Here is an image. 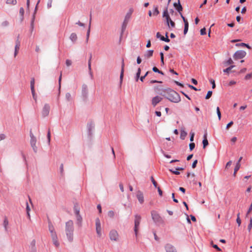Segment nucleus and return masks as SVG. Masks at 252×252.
I'll return each mask as SVG.
<instances>
[{"label":"nucleus","mask_w":252,"mask_h":252,"mask_svg":"<svg viewBox=\"0 0 252 252\" xmlns=\"http://www.w3.org/2000/svg\"><path fill=\"white\" fill-rule=\"evenodd\" d=\"M34 83H35V80L34 78H32L31 81V89L32 91V97L34 100L36 101L37 99V96L35 94V90H34Z\"/></svg>","instance_id":"1a4fd4ad"},{"label":"nucleus","mask_w":252,"mask_h":252,"mask_svg":"<svg viewBox=\"0 0 252 252\" xmlns=\"http://www.w3.org/2000/svg\"><path fill=\"white\" fill-rule=\"evenodd\" d=\"M65 99L67 101H70L72 100L71 95L69 93H66Z\"/></svg>","instance_id":"a878e982"},{"label":"nucleus","mask_w":252,"mask_h":252,"mask_svg":"<svg viewBox=\"0 0 252 252\" xmlns=\"http://www.w3.org/2000/svg\"><path fill=\"white\" fill-rule=\"evenodd\" d=\"M124 66H125L124 62V61H123L122 64V68H121V74H120V77L121 83L122 82L123 79V77H124Z\"/></svg>","instance_id":"aec40b11"},{"label":"nucleus","mask_w":252,"mask_h":252,"mask_svg":"<svg viewBox=\"0 0 252 252\" xmlns=\"http://www.w3.org/2000/svg\"><path fill=\"white\" fill-rule=\"evenodd\" d=\"M1 24L3 26L6 27L9 25V23H8V22L5 21L3 22Z\"/></svg>","instance_id":"680f3d73"},{"label":"nucleus","mask_w":252,"mask_h":252,"mask_svg":"<svg viewBox=\"0 0 252 252\" xmlns=\"http://www.w3.org/2000/svg\"><path fill=\"white\" fill-rule=\"evenodd\" d=\"M163 17L165 18L166 19V21L168 24V26L169 27V24H170L171 27L172 28H174L175 26V23L170 19L169 15L168 14V11L167 10V6H165V9L163 12Z\"/></svg>","instance_id":"20e7f679"},{"label":"nucleus","mask_w":252,"mask_h":252,"mask_svg":"<svg viewBox=\"0 0 252 252\" xmlns=\"http://www.w3.org/2000/svg\"><path fill=\"white\" fill-rule=\"evenodd\" d=\"M246 55V53L244 51L240 50L235 52L233 56L235 60H238L243 58Z\"/></svg>","instance_id":"6e6552de"},{"label":"nucleus","mask_w":252,"mask_h":252,"mask_svg":"<svg viewBox=\"0 0 252 252\" xmlns=\"http://www.w3.org/2000/svg\"><path fill=\"white\" fill-rule=\"evenodd\" d=\"M5 136L4 134H0V141L4 139Z\"/></svg>","instance_id":"338daca9"},{"label":"nucleus","mask_w":252,"mask_h":252,"mask_svg":"<svg viewBox=\"0 0 252 252\" xmlns=\"http://www.w3.org/2000/svg\"><path fill=\"white\" fill-rule=\"evenodd\" d=\"M136 197L140 204H142L144 202V199L143 194L141 191L139 190L137 191Z\"/></svg>","instance_id":"a211bd4d"},{"label":"nucleus","mask_w":252,"mask_h":252,"mask_svg":"<svg viewBox=\"0 0 252 252\" xmlns=\"http://www.w3.org/2000/svg\"><path fill=\"white\" fill-rule=\"evenodd\" d=\"M92 55H90V59L88 61V69L89 70L90 74L92 77H93V73L92 71V68H91V61H92Z\"/></svg>","instance_id":"4be33fe9"},{"label":"nucleus","mask_w":252,"mask_h":252,"mask_svg":"<svg viewBox=\"0 0 252 252\" xmlns=\"http://www.w3.org/2000/svg\"><path fill=\"white\" fill-rule=\"evenodd\" d=\"M236 84V82L234 80H231L229 82L228 85L229 86L234 85Z\"/></svg>","instance_id":"de8ad7c7"},{"label":"nucleus","mask_w":252,"mask_h":252,"mask_svg":"<svg viewBox=\"0 0 252 252\" xmlns=\"http://www.w3.org/2000/svg\"><path fill=\"white\" fill-rule=\"evenodd\" d=\"M155 91H156V92H158V93H159L160 94H161V95H163V94H162V93H159V92L160 91H162L164 92V91L165 90H162V89H160V88L159 87H155Z\"/></svg>","instance_id":"4c0bfd02"},{"label":"nucleus","mask_w":252,"mask_h":252,"mask_svg":"<svg viewBox=\"0 0 252 252\" xmlns=\"http://www.w3.org/2000/svg\"><path fill=\"white\" fill-rule=\"evenodd\" d=\"M65 64H66L67 66H70L71 65L72 62H71V60L67 59L65 61Z\"/></svg>","instance_id":"a18cd8bd"},{"label":"nucleus","mask_w":252,"mask_h":252,"mask_svg":"<svg viewBox=\"0 0 252 252\" xmlns=\"http://www.w3.org/2000/svg\"><path fill=\"white\" fill-rule=\"evenodd\" d=\"M110 239L112 241H118L119 240V236L118 232L115 230H112L109 233Z\"/></svg>","instance_id":"0eeeda50"},{"label":"nucleus","mask_w":252,"mask_h":252,"mask_svg":"<svg viewBox=\"0 0 252 252\" xmlns=\"http://www.w3.org/2000/svg\"><path fill=\"white\" fill-rule=\"evenodd\" d=\"M95 226L96 233L99 236H100L101 235V227L100 221L98 218L95 220Z\"/></svg>","instance_id":"9d476101"},{"label":"nucleus","mask_w":252,"mask_h":252,"mask_svg":"<svg viewBox=\"0 0 252 252\" xmlns=\"http://www.w3.org/2000/svg\"><path fill=\"white\" fill-rule=\"evenodd\" d=\"M52 1L53 0H48V1L47 2L48 8H50L52 7Z\"/></svg>","instance_id":"3c124183"},{"label":"nucleus","mask_w":252,"mask_h":252,"mask_svg":"<svg viewBox=\"0 0 252 252\" xmlns=\"http://www.w3.org/2000/svg\"><path fill=\"white\" fill-rule=\"evenodd\" d=\"M157 188H158V193H159V195L161 196L162 195V191L161 190V189H160L159 187H157Z\"/></svg>","instance_id":"052dcab7"},{"label":"nucleus","mask_w":252,"mask_h":252,"mask_svg":"<svg viewBox=\"0 0 252 252\" xmlns=\"http://www.w3.org/2000/svg\"><path fill=\"white\" fill-rule=\"evenodd\" d=\"M133 10L130 9L129 11L126 14L123 23V27H126L129 19H130Z\"/></svg>","instance_id":"f8f14e48"},{"label":"nucleus","mask_w":252,"mask_h":252,"mask_svg":"<svg viewBox=\"0 0 252 252\" xmlns=\"http://www.w3.org/2000/svg\"><path fill=\"white\" fill-rule=\"evenodd\" d=\"M211 83L212 84V88L215 89L216 87V84H215V81L214 80H211Z\"/></svg>","instance_id":"0e129e2a"},{"label":"nucleus","mask_w":252,"mask_h":252,"mask_svg":"<svg viewBox=\"0 0 252 252\" xmlns=\"http://www.w3.org/2000/svg\"><path fill=\"white\" fill-rule=\"evenodd\" d=\"M233 124V121H231L230 122H229L227 125H226V129H229V127L230 126H232V125Z\"/></svg>","instance_id":"09e8293b"},{"label":"nucleus","mask_w":252,"mask_h":252,"mask_svg":"<svg viewBox=\"0 0 252 252\" xmlns=\"http://www.w3.org/2000/svg\"><path fill=\"white\" fill-rule=\"evenodd\" d=\"M83 94H84L85 95V97H87V86H86L85 87L83 88Z\"/></svg>","instance_id":"37998d69"},{"label":"nucleus","mask_w":252,"mask_h":252,"mask_svg":"<svg viewBox=\"0 0 252 252\" xmlns=\"http://www.w3.org/2000/svg\"><path fill=\"white\" fill-rule=\"evenodd\" d=\"M217 113L219 118V119L220 120L221 119V113L219 107L217 108Z\"/></svg>","instance_id":"ea45409f"},{"label":"nucleus","mask_w":252,"mask_h":252,"mask_svg":"<svg viewBox=\"0 0 252 252\" xmlns=\"http://www.w3.org/2000/svg\"><path fill=\"white\" fill-rule=\"evenodd\" d=\"M240 167V163H237L234 168V176H235L236 172L238 171Z\"/></svg>","instance_id":"bb28decb"},{"label":"nucleus","mask_w":252,"mask_h":252,"mask_svg":"<svg viewBox=\"0 0 252 252\" xmlns=\"http://www.w3.org/2000/svg\"><path fill=\"white\" fill-rule=\"evenodd\" d=\"M151 216L153 220L156 223H162L163 220L159 215L156 211L151 212Z\"/></svg>","instance_id":"423d86ee"},{"label":"nucleus","mask_w":252,"mask_h":252,"mask_svg":"<svg viewBox=\"0 0 252 252\" xmlns=\"http://www.w3.org/2000/svg\"><path fill=\"white\" fill-rule=\"evenodd\" d=\"M8 225V220L7 218H5L3 221V226L4 227L5 230L6 231L7 230V226Z\"/></svg>","instance_id":"c85d7f7f"},{"label":"nucleus","mask_w":252,"mask_h":252,"mask_svg":"<svg viewBox=\"0 0 252 252\" xmlns=\"http://www.w3.org/2000/svg\"><path fill=\"white\" fill-rule=\"evenodd\" d=\"M30 136H31V141H30L32 149H33V150L35 152H36L37 149V148L36 146V139L34 136V135H33L32 133H31Z\"/></svg>","instance_id":"9b49d317"},{"label":"nucleus","mask_w":252,"mask_h":252,"mask_svg":"<svg viewBox=\"0 0 252 252\" xmlns=\"http://www.w3.org/2000/svg\"><path fill=\"white\" fill-rule=\"evenodd\" d=\"M6 3L15 5L17 3V0H7Z\"/></svg>","instance_id":"f704fd0d"},{"label":"nucleus","mask_w":252,"mask_h":252,"mask_svg":"<svg viewBox=\"0 0 252 252\" xmlns=\"http://www.w3.org/2000/svg\"><path fill=\"white\" fill-rule=\"evenodd\" d=\"M187 134V133L184 132V131H182L181 132V138L182 139H184V137L185 136H186V135Z\"/></svg>","instance_id":"6e6d98bb"},{"label":"nucleus","mask_w":252,"mask_h":252,"mask_svg":"<svg viewBox=\"0 0 252 252\" xmlns=\"http://www.w3.org/2000/svg\"><path fill=\"white\" fill-rule=\"evenodd\" d=\"M150 73L149 71H147L145 74L144 75V76H141L140 78V80L143 82L144 81V79H145V78L148 75V74Z\"/></svg>","instance_id":"c03bdc74"},{"label":"nucleus","mask_w":252,"mask_h":252,"mask_svg":"<svg viewBox=\"0 0 252 252\" xmlns=\"http://www.w3.org/2000/svg\"><path fill=\"white\" fill-rule=\"evenodd\" d=\"M212 95V91H209L208 92L207 95H206L205 98L208 99L211 97Z\"/></svg>","instance_id":"58836bf2"},{"label":"nucleus","mask_w":252,"mask_h":252,"mask_svg":"<svg viewBox=\"0 0 252 252\" xmlns=\"http://www.w3.org/2000/svg\"><path fill=\"white\" fill-rule=\"evenodd\" d=\"M48 227L53 244L56 247H58L60 245V243L58 242V237L56 232L55 231L54 227L50 221L48 222Z\"/></svg>","instance_id":"7ed1b4c3"},{"label":"nucleus","mask_w":252,"mask_h":252,"mask_svg":"<svg viewBox=\"0 0 252 252\" xmlns=\"http://www.w3.org/2000/svg\"><path fill=\"white\" fill-rule=\"evenodd\" d=\"M236 222L238 223L239 226H240L241 225V220L240 217H237V218L236 219Z\"/></svg>","instance_id":"4d7b16f0"},{"label":"nucleus","mask_w":252,"mask_h":252,"mask_svg":"<svg viewBox=\"0 0 252 252\" xmlns=\"http://www.w3.org/2000/svg\"><path fill=\"white\" fill-rule=\"evenodd\" d=\"M252 78V73L247 74L245 77V79L246 80L251 79Z\"/></svg>","instance_id":"a19ab883"},{"label":"nucleus","mask_w":252,"mask_h":252,"mask_svg":"<svg viewBox=\"0 0 252 252\" xmlns=\"http://www.w3.org/2000/svg\"><path fill=\"white\" fill-rule=\"evenodd\" d=\"M20 41L19 40V36L18 35L17 37V39L16 41V45L15 46V52H14V57H16L17 55L19 50L20 49Z\"/></svg>","instance_id":"2eb2a0df"},{"label":"nucleus","mask_w":252,"mask_h":252,"mask_svg":"<svg viewBox=\"0 0 252 252\" xmlns=\"http://www.w3.org/2000/svg\"><path fill=\"white\" fill-rule=\"evenodd\" d=\"M237 141V137H232L231 139V141L233 143H235L236 142V141Z\"/></svg>","instance_id":"774afa93"},{"label":"nucleus","mask_w":252,"mask_h":252,"mask_svg":"<svg viewBox=\"0 0 252 252\" xmlns=\"http://www.w3.org/2000/svg\"><path fill=\"white\" fill-rule=\"evenodd\" d=\"M184 169V168H182V167H179V168H177L176 169V170L174 171V170H173L172 169H170V171L172 173H173V174H175V175H179L180 174V172L178 171V170H183Z\"/></svg>","instance_id":"b1692460"},{"label":"nucleus","mask_w":252,"mask_h":252,"mask_svg":"<svg viewBox=\"0 0 252 252\" xmlns=\"http://www.w3.org/2000/svg\"><path fill=\"white\" fill-rule=\"evenodd\" d=\"M19 13H20V14L22 16H23L24 14V9L23 7L20 8V10H19Z\"/></svg>","instance_id":"864d4df0"},{"label":"nucleus","mask_w":252,"mask_h":252,"mask_svg":"<svg viewBox=\"0 0 252 252\" xmlns=\"http://www.w3.org/2000/svg\"><path fill=\"white\" fill-rule=\"evenodd\" d=\"M234 67V65H231L228 68L223 69V71L225 73H229L230 70Z\"/></svg>","instance_id":"2f4dec72"},{"label":"nucleus","mask_w":252,"mask_h":252,"mask_svg":"<svg viewBox=\"0 0 252 252\" xmlns=\"http://www.w3.org/2000/svg\"><path fill=\"white\" fill-rule=\"evenodd\" d=\"M165 36L166 37H164L163 36L161 35L159 32H157L156 34L157 38H160V40L165 42H169L170 41V39L168 38L167 32L166 33Z\"/></svg>","instance_id":"4468645a"},{"label":"nucleus","mask_w":252,"mask_h":252,"mask_svg":"<svg viewBox=\"0 0 252 252\" xmlns=\"http://www.w3.org/2000/svg\"><path fill=\"white\" fill-rule=\"evenodd\" d=\"M26 210H27V215H28L29 218L30 219V206H29V205L28 202H26Z\"/></svg>","instance_id":"473e14b6"},{"label":"nucleus","mask_w":252,"mask_h":252,"mask_svg":"<svg viewBox=\"0 0 252 252\" xmlns=\"http://www.w3.org/2000/svg\"><path fill=\"white\" fill-rule=\"evenodd\" d=\"M189 149L192 151L195 147V144L194 143H191L189 145Z\"/></svg>","instance_id":"49530a36"},{"label":"nucleus","mask_w":252,"mask_h":252,"mask_svg":"<svg viewBox=\"0 0 252 252\" xmlns=\"http://www.w3.org/2000/svg\"><path fill=\"white\" fill-rule=\"evenodd\" d=\"M180 15H181V17H182V18L183 19V21L184 22V23L185 22H188V21L187 19H186V18H185V17L183 15L182 12H181V13H180Z\"/></svg>","instance_id":"e2e57ef3"},{"label":"nucleus","mask_w":252,"mask_h":252,"mask_svg":"<svg viewBox=\"0 0 252 252\" xmlns=\"http://www.w3.org/2000/svg\"><path fill=\"white\" fill-rule=\"evenodd\" d=\"M141 217L139 215H136L134 219V232L135 235L137 236L139 229V226L140 223Z\"/></svg>","instance_id":"39448f33"},{"label":"nucleus","mask_w":252,"mask_h":252,"mask_svg":"<svg viewBox=\"0 0 252 252\" xmlns=\"http://www.w3.org/2000/svg\"><path fill=\"white\" fill-rule=\"evenodd\" d=\"M70 39L72 42H75L77 39V36L76 33H72L70 35Z\"/></svg>","instance_id":"393cba45"},{"label":"nucleus","mask_w":252,"mask_h":252,"mask_svg":"<svg viewBox=\"0 0 252 252\" xmlns=\"http://www.w3.org/2000/svg\"><path fill=\"white\" fill-rule=\"evenodd\" d=\"M159 14V11L158 9V7L157 6H156L154 7V12H153V15L154 16H157Z\"/></svg>","instance_id":"cd10ccee"},{"label":"nucleus","mask_w":252,"mask_h":252,"mask_svg":"<svg viewBox=\"0 0 252 252\" xmlns=\"http://www.w3.org/2000/svg\"><path fill=\"white\" fill-rule=\"evenodd\" d=\"M47 138H48V142L49 143L50 141V139H51V133H50V130H48V131Z\"/></svg>","instance_id":"13d9d810"},{"label":"nucleus","mask_w":252,"mask_h":252,"mask_svg":"<svg viewBox=\"0 0 252 252\" xmlns=\"http://www.w3.org/2000/svg\"><path fill=\"white\" fill-rule=\"evenodd\" d=\"M34 16L33 15V17H32V20L31 21V29L32 30H33V22H34Z\"/></svg>","instance_id":"5fc2aeb1"},{"label":"nucleus","mask_w":252,"mask_h":252,"mask_svg":"<svg viewBox=\"0 0 252 252\" xmlns=\"http://www.w3.org/2000/svg\"><path fill=\"white\" fill-rule=\"evenodd\" d=\"M108 216L110 218H113L115 216V213L113 211H109L108 212Z\"/></svg>","instance_id":"c9c22d12"},{"label":"nucleus","mask_w":252,"mask_h":252,"mask_svg":"<svg viewBox=\"0 0 252 252\" xmlns=\"http://www.w3.org/2000/svg\"><path fill=\"white\" fill-rule=\"evenodd\" d=\"M164 92L167 94L166 98L170 101L174 103H178L181 101L180 95L173 90L167 89L165 90Z\"/></svg>","instance_id":"f257e3e1"},{"label":"nucleus","mask_w":252,"mask_h":252,"mask_svg":"<svg viewBox=\"0 0 252 252\" xmlns=\"http://www.w3.org/2000/svg\"><path fill=\"white\" fill-rule=\"evenodd\" d=\"M233 63V61L232 60V59L230 58L229 59L227 62H226V63L227 64H231Z\"/></svg>","instance_id":"69168bd1"},{"label":"nucleus","mask_w":252,"mask_h":252,"mask_svg":"<svg viewBox=\"0 0 252 252\" xmlns=\"http://www.w3.org/2000/svg\"><path fill=\"white\" fill-rule=\"evenodd\" d=\"M166 252H177L175 247L171 244H167L165 246Z\"/></svg>","instance_id":"f3484780"},{"label":"nucleus","mask_w":252,"mask_h":252,"mask_svg":"<svg viewBox=\"0 0 252 252\" xmlns=\"http://www.w3.org/2000/svg\"><path fill=\"white\" fill-rule=\"evenodd\" d=\"M239 45L242 46H246L247 48H248L249 49L250 48V46L249 45L246 44H245L244 43H241V44H237L236 46H238Z\"/></svg>","instance_id":"603ef678"},{"label":"nucleus","mask_w":252,"mask_h":252,"mask_svg":"<svg viewBox=\"0 0 252 252\" xmlns=\"http://www.w3.org/2000/svg\"><path fill=\"white\" fill-rule=\"evenodd\" d=\"M91 20H92V18H91V17H90V20L89 25V29H88V30L87 31V41L88 40V39H89V35H90V28H91Z\"/></svg>","instance_id":"c756f323"},{"label":"nucleus","mask_w":252,"mask_h":252,"mask_svg":"<svg viewBox=\"0 0 252 252\" xmlns=\"http://www.w3.org/2000/svg\"><path fill=\"white\" fill-rule=\"evenodd\" d=\"M252 228V218H251L250 220V223L248 226V230L249 232L251 231Z\"/></svg>","instance_id":"e433bc0d"},{"label":"nucleus","mask_w":252,"mask_h":252,"mask_svg":"<svg viewBox=\"0 0 252 252\" xmlns=\"http://www.w3.org/2000/svg\"><path fill=\"white\" fill-rule=\"evenodd\" d=\"M50 111V106L48 104H45L42 110V114L44 117H46L48 115Z\"/></svg>","instance_id":"dca6fc26"},{"label":"nucleus","mask_w":252,"mask_h":252,"mask_svg":"<svg viewBox=\"0 0 252 252\" xmlns=\"http://www.w3.org/2000/svg\"><path fill=\"white\" fill-rule=\"evenodd\" d=\"M184 24H185V28H184V33L185 34H186L187 33L188 31L189 23H188V22H185Z\"/></svg>","instance_id":"7c9ffc66"},{"label":"nucleus","mask_w":252,"mask_h":252,"mask_svg":"<svg viewBox=\"0 0 252 252\" xmlns=\"http://www.w3.org/2000/svg\"><path fill=\"white\" fill-rule=\"evenodd\" d=\"M197 163V160H195L192 164V167L193 168H195L196 166Z\"/></svg>","instance_id":"bf43d9fd"},{"label":"nucleus","mask_w":252,"mask_h":252,"mask_svg":"<svg viewBox=\"0 0 252 252\" xmlns=\"http://www.w3.org/2000/svg\"><path fill=\"white\" fill-rule=\"evenodd\" d=\"M206 29L205 28H203V29H201L200 30V34L201 35H205L206 34Z\"/></svg>","instance_id":"8fccbe9b"},{"label":"nucleus","mask_w":252,"mask_h":252,"mask_svg":"<svg viewBox=\"0 0 252 252\" xmlns=\"http://www.w3.org/2000/svg\"><path fill=\"white\" fill-rule=\"evenodd\" d=\"M202 143L203 145V148L205 149L209 144L207 138V133L205 134L203 136V140Z\"/></svg>","instance_id":"412c9836"},{"label":"nucleus","mask_w":252,"mask_h":252,"mask_svg":"<svg viewBox=\"0 0 252 252\" xmlns=\"http://www.w3.org/2000/svg\"><path fill=\"white\" fill-rule=\"evenodd\" d=\"M154 51L152 50H148L145 54V57L147 58H150L153 56Z\"/></svg>","instance_id":"5701e85b"},{"label":"nucleus","mask_w":252,"mask_h":252,"mask_svg":"<svg viewBox=\"0 0 252 252\" xmlns=\"http://www.w3.org/2000/svg\"><path fill=\"white\" fill-rule=\"evenodd\" d=\"M174 6L176 8V9L179 12V13H181V12L183 10V7L179 0H178V2H175L174 3Z\"/></svg>","instance_id":"6ab92c4d"},{"label":"nucleus","mask_w":252,"mask_h":252,"mask_svg":"<svg viewBox=\"0 0 252 252\" xmlns=\"http://www.w3.org/2000/svg\"><path fill=\"white\" fill-rule=\"evenodd\" d=\"M162 98L159 96H156L152 99V104L154 107H155L158 103H159Z\"/></svg>","instance_id":"ddd939ff"},{"label":"nucleus","mask_w":252,"mask_h":252,"mask_svg":"<svg viewBox=\"0 0 252 252\" xmlns=\"http://www.w3.org/2000/svg\"><path fill=\"white\" fill-rule=\"evenodd\" d=\"M151 181L153 183V184L154 185V186H155V188H157V186H158V184L156 182V181L154 180V178L153 177H151Z\"/></svg>","instance_id":"79ce46f5"},{"label":"nucleus","mask_w":252,"mask_h":252,"mask_svg":"<svg viewBox=\"0 0 252 252\" xmlns=\"http://www.w3.org/2000/svg\"><path fill=\"white\" fill-rule=\"evenodd\" d=\"M65 234L68 240L69 241H72L73 239V222L72 220H68L65 223Z\"/></svg>","instance_id":"f03ea898"},{"label":"nucleus","mask_w":252,"mask_h":252,"mask_svg":"<svg viewBox=\"0 0 252 252\" xmlns=\"http://www.w3.org/2000/svg\"><path fill=\"white\" fill-rule=\"evenodd\" d=\"M140 73H141V69H140V68H139L138 69L136 75V77H135L136 81H138V80L140 77Z\"/></svg>","instance_id":"72a5a7b5"}]
</instances>
